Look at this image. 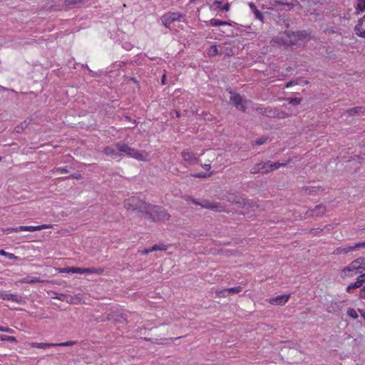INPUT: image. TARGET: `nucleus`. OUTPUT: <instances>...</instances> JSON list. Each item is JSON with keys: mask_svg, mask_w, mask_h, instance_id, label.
I'll list each match as a JSON object with an SVG mask.
<instances>
[{"mask_svg": "<svg viewBox=\"0 0 365 365\" xmlns=\"http://www.w3.org/2000/svg\"><path fill=\"white\" fill-rule=\"evenodd\" d=\"M295 84H297L296 82H294V81H289V82L287 83L285 86H286V88H289L292 86L295 85Z\"/></svg>", "mask_w": 365, "mask_h": 365, "instance_id": "obj_47", "label": "nucleus"}, {"mask_svg": "<svg viewBox=\"0 0 365 365\" xmlns=\"http://www.w3.org/2000/svg\"><path fill=\"white\" fill-rule=\"evenodd\" d=\"M346 314L348 317L354 319L358 317L357 312L354 308H349L346 311Z\"/></svg>", "mask_w": 365, "mask_h": 365, "instance_id": "obj_26", "label": "nucleus"}, {"mask_svg": "<svg viewBox=\"0 0 365 365\" xmlns=\"http://www.w3.org/2000/svg\"><path fill=\"white\" fill-rule=\"evenodd\" d=\"M209 23L212 26H223V25L231 26L232 25V24L230 23V22L218 20V19H210Z\"/></svg>", "mask_w": 365, "mask_h": 365, "instance_id": "obj_22", "label": "nucleus"}, {"mask_svg": "<svg viewBox=\"0 0 365 365\" xmlns=\"http://www.w3.org/2000/svg\"><path fill=\"white\" fill-rule=\"evenodd\" d=\"M54 298H56V299H60L61 301H66V302L67 295L60 294L59 297H55Z\"/></svg>", "mask_w": 365, "mask_h": 365, "instance_id": "obj_42", "label": "nucleus"}, {"mask_svg": "<svg viewBox=\"0 0 365 365\" xmlns=\"http://www.w3.org/2000/svg\"><path fill=\"white\" fill-rule=\"evenodd\" d=\"M210 174H206V173H197V174H195L194 175V177L195 178H207L208 176H210Z\"/></svg>", "mask_w": 365, "mask_h": 365, "instance_id": "obj_38", "label": "nucleus"}, {"mask_svg": "<svg viewBox=\"0 0 365 365\" xmlns=\"http://www.w3.org/2000/svg\"><path fill=\"white\" fill-rule=\"evenodd\" d=\"M266 140H267V138H259V140H257L256 141V143L257 145H262V144H264L265 143Z\"/></svg>", "mask_w": 365, "mask_h": 365, "instance_id": "obj_41", "label": "nucleus"}, {"mask_svg": "<svg viewBox=\"0 0 365 365\" xmlns=\"http://www.w3.org/2000/svg\"><path fill=\"white\" fill-rule=\"evenodd\" d=\"M116 148L120 153V156H127L134 158L139 161H148L150 159L149 153L145 151H139L133 148L129 147L126 144L118 143Z\"/></svg>", "mask_w": 365, "mask_h": 365, "instance_id": "obj_2", "label": "nucleus"}, {"mask_svg": "<svg viewBox=\"0 0 365 365\" xmlns=\"http://www.w3.org/2000/svg\"><path fill=\"white\" fill-rule=\"evenodd\" d=\"M181 156L183 160L189 165L196 164L200 161V155H197L189 149L184 150L181 153Z\"/></svg>", "mask_w": 365, "mask_h": 365, "instance_id": "obj_7", "label": "nucleus"}, {"mask_svg": "<svg viewBox=\"0 0 365 365\" xmlns=\"http://www.w3.org/2000/svg\"><path fill=\"white\" fill-rule=\"evenodd\" d=\"M365 247V242H359L354 245H346L344 247H338L334 250V253L336 254V255L346 254L349 252H352V251L355 250L358 247Z\"/></svg>", "mask_w": 365, "mask_h": 365, "instance_id": "obj_13", "label": "nucleus"}, {"mask_svg": "<svg viewBox=\"0 0 365 365\" xmlns=\"http://www.w3.org/2000/svg\"><path fill=\"white\" fill-rule=\"evenodd\" d=\"M210 10H215L216 9H219L220 10L229 11L230 5L229 4H226L225 5H222V2L219 1H215L213 4L210 7Z\"/></svg>", "mask_w": 365, "mask_h": 365, "instance_id": "obj_18", "label": "nucleus"}, {"mask_svg": "<svg viewBox=\"0 0 365 365\" xmlns=\"http://www.w3.org/2000/svg\"><path fill=\"white\" fill-rule=\"evenodd\" d=\"M56 346H73V344H75V341H68L62 342V343H56Z\"/></svg>", "mask_w": 365, "mask_h": 365, "instance_id": "obj_35", "label": "nucleus"}, {"mask_svg": "<svg viewBox=\"0 0 365 365\" xmlns=\"http://www.w3.org/2000/svg\"><path fill=\"white\" fill-rule=\"evenodd\" d=\"M359 298L365 299V287L360 290Z\"/></svg>", "mask_w": 365, "mask_h": 365, "instance_id": "obj_40", "label": "nucleus"}, {"mask_svg": "<svg viewBox=\"0 0 365 365\" xmlns=\"http://www.w3.org/2000/svg\"><path fill=\"white\" fill-rule=\"evenodd\" d=\"M192 203L200 205L203 208L221 212L223 210L222 206L217 202H210L207 200H203L201 202H198L195 200H192Z\"/></svg>", "mask_w": 365, "mask_h": 365, "instance_id": "obj_9", "label": "nucleus"}, {"mask_svg": "<svg viewBox=\"0 0 365 365\" xmlns=\"http://www.w3.org/2000/svg\"><path fill=\"white\" fill-rule=\"evenodd\" d=\"M230 101L236 106V108L239 110H242L243 111L245 110L248 101H244L242 96L238 94H232L230 97Z\"/></svg>", "mask_w": 365, "mask_h": 365, "instance_id": "obj_12", "label": "nucleus"}, {"mask_svg": "<svg viewBox=\"0 0 365 365\" xmlns=\"http://www.w3.org/2000/svg\"><path fill=\"white\" fill-rule=\"evenodd\" d=\"M0 255L7 258L10 260H19V257L12 253L7 252L4 250H0Z\"/></svg>", "mask_w": 365, "mask_h": 365, "instance_id": "obj_24", "label": "nucleus"}, {"mask_svg": "<svg viewBox=\"0 0 365 365\" xmlns=\"http://www.w3.org/2000/svg\"><path fill=\"white\" fill-rule=\"evenodd\" d=\"M218 53V50L216 46H212L207 50V55L209 56H214Z\"/></svg>", "mask_w": 365, "mask_h": 365, "instance_id": "obj_29", "label": "nucleus"}, {"mask_svg": "<svg viewBox=\"0 0 365 365\" xmlns=\"http://www.w3.org/2000/svg\"><path fill=\"white\" fill-rule=\"evenodd\" d=\"M61 273H78V274H101L102 270L96 268L63 267L60 269Z\"/></svg>", "mask_w": 365, "mask_h": 365, "instance_id": "obj_6", "label": "nucleus"}, {"mask_svg": "<svg viewBox=\"0 0 365 365\" xmlns=\"http://www.w3.org/2000/svg\"><path fill=\"white\" fill-rule=\"evenodd\" d=\"M31 346L36 347L39 349H47L51 346H56V344L53 343H38V342H32L30 344Z\"/></svg>", "mask_w": 365, "mask_h": 365, "instance_id": "obj_19", "label": "nucleus"}, {"mask_svg": "<svg viewBox=\"0 0 365 365\" xmlns=\"http://www.w3.org/2000/svg\"><path fill=\"white\" fill-rule=\"evenodd\" d=\"M165 81V75H163L162 77V83L164 84Z\"/></svg>", "mask_w": 365, "mask_h": 365, "instance_id": "obj_51", "label": "nucleus"}, {"mask_svg": "<svg viewBox=\"0 0 365 365\" xmlns=\"http://www.w3.org/2000/svg\"><path fill=\"white\" fill-rule=\"evenodd\" d=\"M53 173H58L59 174H63L68 173V170L66 168H57L56 170H53Z\"/></svg>", "mask_w": 365, "mask_h": 365, "instance_id": "obj_39", "label": "nucleus"}, {"mask_svg": "<svg viewBox=\"0 0 365 365\" xmlns=\"http://www.w3.org/2000/svg\"><path fill=\"white\" fill-rule=\"evenodd\" d=\"M364 108L363 107H356L348 110V113L350 115H354L356 113H363L364 111Z\"/></svg>", "mask_w": 365, "mask_h": 365, "instance_id": "obj_27", "label": "nucleus"}, {"mask_svg": "<svg viewBox=\"0 0 365 365\" xmlns=\"http://www.w3.org/2000/svg\"><path fill=\"white\" fill-rule=\"evenodd\" d=\"M289 162V160H288L287 162L286 163H271V171L272 170H277L278 168H279L280 167H282V166H285L287 165V164Z\"/></svg>", "mask_w": 365, "mask_h": 365, "instance_id": "obj_28", "label": "nucleus"}, {"mask_svg": "<svg viewBox=\"0 0 365 365\" xmlns=\"http://www.w3.org/2000/svg\"><path fill=\"white\" fill-rule=\"evenodd\" d=\"M363 23L364 19H359L357 24L354 27V31L358 36L365 38V29L362 28Z\"/></svg>", "mask_w": 365, "mask_h": 365, "instance_id": "obj_17", "label": "nucleus"}, {"mask_svg": "<svg viewBox=\"0 0 365 365\" xmlns=\"http://www.w3.org/2000/svg\"><path fill=\"white\" fill-rule=\"evenodd\" d=\"M227 290L228 295H229L230 294H235V293H238V292H241L242 288L240 287H232L230 289H227Z\"/></svg>", "mask_w": 365, "mask_h": 365, "instance_id": "obj_32", "label": "nucleus"}, {"mask_svg": "<svg viewBox=\"0 0 365 365\" xmlns=\"http://www.w3.org/2000/svg\"><path fill=\"white\" fill-rule=\"evenodd\" d=\"M290 294H282L276 297L269 299L268 302L273 305L282 306L285 304L289 299Z\"/></svg>", "mask_w": 365, "mask_h": 365, "instance_id": "obj_14", "label": "nucleus"}, {"mask_svg": "<svg viewBox=\"0 0 365 365\" xmlns=\"http://www.w3.org/2000/svg\"><path fill=\"white\" fill-rule=\"evenodd\" d=\"M301 103V98H292L290 99L289 101V104H293V105H298Z\"/></svg>", "mask_w": 365, "mask_h": 365, "instance_id": "obj_36", "label": "nucleus"}, {"mask_svg": "<svg viewBox=\"0 0 365 365\" xmlns=\"http://www.w3.org/2000/svg\"><path fill=\"white\" fill-rule=\"evenodd\" d=\"M151 252H152L151 248L145 249V250L141 251V255H147Z\"/></svg>", "mask_w": 365, "mask_h": 365, "instance_id": "obj_43", "label": "nucleus"}, {"mask_svg": "<svg viewBox=\"0 0 365 365\" xmlns=\"http://www.w3.org/2000/svg\"><path fill=\"white\" fill-rule=\"evenodd\" d=\"M0 339L2 341H8L10 342H15L16 339L14 336H0Z\"/></svg>", "mask_w": 365, "mask_h": 365, "instance_id": "obj_30", "label": "nucleus"}, {"mask_svg": "<svg viewBox=\"0 0 365 365\" xmlns=\"http://www.w3.org/2000/svg\"><path fill=\"white\" fill-rule=\"evenodd\" d=\"M42 282L39 278L36 277L27 276L20 280L21 283H35Z\"/></svg>", "mask_w": 365, "mask_h": 365, "instance_id": "obj_23", "label": "nucleus"}, {"mask_svg": "<svg viewBox=\"0 0 365 365\" xmlns=\"http://www.w3.org/2000/svg\"><path fill=\"white\" fill-rule=\"evenodd\" d=\"M325 212H326V207L324 205H317L315 207V208L312 210V215H315V216H320V215H323L324 213H325Z\"/></svg>", "mask_w": 365, "mask_h": 365, "instance_id": "obj_21", "label": "nucleus"}, {"mask_svg": "<svg viewBox=\"0 0 365 365\" xmlns=\"http://www.w3.org/2000/svg\"><path fill=\"white\" fill-rule=\"evenodd\" d=\"M4 327H3V326L0 325V331H4Z\"/></svg>", "mask_w": 365, "mask_h": 365, "instance_id": "obj_52", "label": "nucleus"}, {"mask_svg": "<svg viewBox=\"0 0 365 365\" xmlns=\"http://www.w3.org/2000/svg\"><path fill=\"white\" fill-rule=\"evenodd\" d=\"M24 128H23V127H21V128H20L19 126H17V127L15 128V130H16V131L17 133H20V132H21V131L24 130Z\"/></svg>", "mask_w": 365, "mask_h": 365, "instance_id": "obj_49", "label": "nucleus"}, {"mask_svg": "<svg viewBox=\"0 0 365 365\" xmlns=\"http://www.w3.org/2000/svg\"><path fill=\"white\" fill-rule=\"evenodd\" d=\"M1 298L3 300H11L17 303H21L23 302L21 296L6 292L1 293Z\"/></svg>", "mask_w": 365, "mask_h": 365, "instance_id": "obj_15", "label": "nucleus"}, {"mask_svg": "<svg viewBox=\"0 0 365 365\" xmlns=\"http://www.w3.org/2000/svg\"><path fill=\"white\" fill-rule=\"evenodd\" d=\"M216 294L220 297H225L228 296V292H227V289L219 290L216 292Z\"/></svg>", "mask_w": 365, "mask_h": 365, "instance_id": "obj_34", "label": "nucleus"}, {"mask_svg": "<svg viewBox=\"0 0 365 365\" xmlns=\"http://www.w3.org/2000/svg\"><path fill=\"white\" fill-rule=\"evenodd\" d=\"M104 153L110 157L112 159H117L120 156V153L118 151V148L116 149L111 148V147H106L104 149Z\"/></svg>", "mask_w": 365, "mask_h": 365, "instance_id": "obj_16", "label": "nucleus"}, {"mask_svg": "<svg viewBox=\"0 0 365 365\" xmlns=\"http://www.w3.org/2000/svg\"><path fill=\"white\" fill-rule=\"evenodd\" d=\"M1 159H2L1 157H0V161L1 160Z\"/></svg>", "mask_w": 365, "mask_h": 365, "instance_id": "obj_54", "label": "nucleus"}, {"mask_svg": "<svg viewBox=\"0 0 365 365\" xmlns=\"http://www.w3.org/2000/svg\"><path fill=\"white\" fill-rule=\"evenodd\" d=\"M365 270V258L359 257L351 262L341 271V277H353Z\"/></svg>", "mask_w": 365, "mask_h": 365, "instance_id": "obj_4", "label": "nucleus"}, {"mask_svg": "<svg viewBox=\"0 0 365 365\" xmlns=\"http://www.w3.org/2000/svg\"><path fill=\"white\" fill-rule=\"evenodd\" d=\"M81 302V295L77 294L76 296H67L66 302L73 304H77Z\"/></svg>", "mask_w": 365, "mask_h": 365, "instance_id": "obj_20", "label": "nucleus"}, {"mask_svg": "<svg viewBox=\"0 0 365 365\" xmlns=\"http://www.w3.org/2000/svg\"><path fill=\"white\" fill-rule=\"evenodd\" d=\"M51 227H52L51 225L43 224V225H38V226H20V227H18L16 228H12L11 230L15 232H24V231L35 232V231H38V230H41L43 229H48V228H51Z\"/></svg>", "mask_w": 365, "mask_h": 365, "instance_id": "obj_10", "label": "nucleus"}, {"mask_svg": "<svg viewBox=\"0 0 365 365\" xmlns=\"http://www.w3.org/2000/svg\"><path fill=\"white\" fill-rule=\"evenodd\" d=\"M253 13L255 14V16L257 19H259V20H262V14H261V12L257 9H255Z\"/></svg>", "mask_w": 365, "mask_h": 365, "instance_id": "obj_37", "label": "nucleus"}, {"mask_svg": "<svg viewBox=\"0 0 365 365\" xmlns=\"http://www.w3.org/2000/svg\"><path fill=\"white\" fill-rule=\"evenodd\" d=\"M309 38V34L304 31L290 32L286 31L281 34V43L284 45H295L301 41Z\"/></svg>", "mask_w": 365, "mask_h": 365, "instance_id": "obj_5", "label": "nucleus"}, {"mask_svg": "<svg viewBox=\"0 0 365 365\" xmlns=\"http://www.w3.org/2000/svg\"><path fill=\"white\" fill-rule=\"evenodd\" d=\"M249 6L250 7V9H252V11H254L255 9H257L255 5L252 3V2H250L248 4Z\"/></svg>", "mask_w": 365, "mask_h": 365, "instance_id": "obj_46", "label": "nucleus"}, {"mask_svg": "<svg viewBox=\"0 0 365 365\" xmlns=\"http://www.w3.org/2000/svg\"><path fill=\"white\" fill-rule=\"evenodd\" d=\"M133 209H138L143 213L148 215L153 220L166 221L170 219V215L163 207L151 205L146 202H140L138 206L133 207Z\"/></svg>", "mask_w": 365, "mask_h": 365, "instance_id": "obj_1", "label": "nucleus"}, {"mask_svg": "<svg viewBox=\"0 0 365 365\" xmlns=\"http://www.w3.org/2000/svg\"><path fill=\"white\" fill-rule=\"evenodd\" d=\"M271 162H261L251 168L252 173H267L271 171Z\"/></svg>", "mask_w": 365, "mask_h": 365, "instance_id": "obj_11", "label": "nucleus"}, {"mask_svg": "<svg viewBox=\"0 0 365 365\" xmlns=\"http://www.w3.org/2000/svg\"><path fill=\"white\" fill-rule=\"evenodd\" d=\"M150 248L152 252L157 250H166V246L164 245H155Z\"/></svg>", "mask_w": 365, "mask_h": 365, "instance_id": "obj_31", "label": "nucleus"}, {"mask_svg": "<svg viewBox=\"0 0 365 365\" xmlns=\"http://www.w3.org/2000/svg\"><path fill=\"white\" fill-rule=\"evenodd\" d=\"M356 289L354 287H353V284H349L347 287H346V292H351L352 291V289Z\"/></svg>", "mask_w": 365, "mask_h": 365, "instance_id": "obj_44", "label": "nucleus"}, {"mask_svg": "<svg viewBox=\"0 0 365 365\" xmlns=\"http://www.w3.org/2000/svg\"><path fill=\"white\" fill-rule=\"evenodd\" d=\"M202 167L204 168L205 170H210V168H211V166L210 164H204V165H202Z\"/></svg>", "mask_w": 365, "mask_h": 365, "instance_id": "obj_48", "label": "nucleus"}, {"mask_svg": "<svg viewBox=\"0 0 365 365\" xmlns=\"http://www.w3.org/2000/svg\"><path fill=\"white\" fill-rule=\"evenodd\" d=\"M363 283H364V282H363V279L359 276L357 278L356 281L354 283H353V287H354L355 288H359L362 286Z\"/></svg>", "mask_w": 365, "mask_h": 365, "instance_id": "obj_33", "label": "nucleus"}, {"mask_svg": "<svg viewBox=\"0 0 365 365\" xmlns=\"http://www.w3.org/2000/svg\"><path fill=\"white\" fill-rule=\"evenodd\" d=\"M116 148L120 153V156H127L134 158L139 161H148L150 159L149 153L145 151H139L133 148L129 147L126 144L118 143Z\"/></svg>", "mask_w": 365, "mask_h": 365, "instance_id": "obj_3", "label": "nucleus"}, {"mask_svg": "<svg viewBox=\"0 0 365 365\" xmlns=\"http://www.w3.org/2000/svg\"><path fill=\"white\" fill-rule=\"evenodd\" d=\"M360 277L363 279V282H365V273L361 274Z\"/></svg>", "mask_w": 365, "mask_h": 365, "instance_id": "obj_50", "label": "nucleus"}, {"mask_svg": "<svg viewBox=\"0 0 365 365\" xmlns=\"http://www.w3.org/2000/svg\"><path fill=\"white\" fill-rule=\"evenodd\" d=\"M365 11V0H357L356 6V13L357 14Z\"/></svg>", "mask_w": 365, "mask_h": 365, "instance_id": "obj_25", "label": "nucleus"}, {"mask_svg": "<svg viewBox=\"0 0 365 365\" xmlns=\"http://www.w3.org/2000/svg\"><path fill=\"white\" fill-rule=\"evenodd\" d=\"M182 18V14L178 12H172L165 14L162 17V21L163 24L166 26L169 27V26L176 21H181V19Z\"/></svg>", "mask_w": 365, "mask_h": 365, "instance_id": "obj_8", "label": "nucleus"}, {"mask_svg": "<svg viewBox=\"0 0 365 365\" xmlns=\"http://www.w3.org/2000/svg\"><path fill=\"white\" fill-rule=\"evenodd\" d=\"M4 332H7V333H11H11H14V330L10 329V328H9V327H5L4 329Z\"/></svg>", "mask_w": 365, "mask_h": 365, "instance_id": "obj_45", "label": "nucleus"}, {"mask_svg": "<svg viewBox=\"0 0 365 365\" xmlns=\"http://www.w3.org/2000/svg\"><path fill=\"white\" fill-rule=\"evenodd\" d=\"M361 19H364V20L365 19V15L364 16V17H362Z\"/></svg>", "mask_w": 365, "mask_h": 365, "instance_id": "obj_53", "label": "nucleus"}]
</instances>
